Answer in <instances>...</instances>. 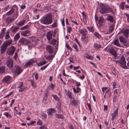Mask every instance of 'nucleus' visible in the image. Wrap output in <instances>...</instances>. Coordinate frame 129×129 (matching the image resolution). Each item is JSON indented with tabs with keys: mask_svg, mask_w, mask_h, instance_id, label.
Instances as JSON below:
<instances>
[{
	"mask_svg": "<svg viewBox=\"0 0 129 129\" xmlns=\"http://www.w3.org/2000/svg\"><path fill=\"white\" fill-rule=\"evenodd\" d=\"M52 22V15L50 13L47 14L43 17L40 21L42 24L46 25L50 24Z\"/></svg>",
	"mask_w": 129,
	"mask_h": 129,
	"instance_id": "nucleus-1",
	"label": "nucleus"
},
{
	"mask_svg": "<svg viewBox=\"0 0 129 129\" xmlns=\"http://www.w3.org/2000/svg\"><path fill=\"white\" fill-rule=\"evenodd\" d=\"M23 70L18 65L15 66L12 70V71L15 74H19L23 71Z\"/></svg>",
	"mask_w": 129,
	"mask_h": 129,
	"instance_id": "nucleus-2",
	"label": "nucleus"
},
{
	"mask_svg": "<svg viewBox=\"0 0 129 129\" xmlns=\"http://www.w3.org/2000/svg\"><path fill=\"white\" fill-rule=\"evenodd\" d=\"M18 42L22 45H26L30 43V42L29 40L23 38H20Z\"/></svg>",
	"mask_w": 129,
	"mask_h": 129,
	"instance_id": "nucleus-3",
	"label": "nucleus"
},
{
	"mask_svg": "<svg viewBox=\"0 0 129 129\" xmlns=\"http://www.w3.org/2000/svg\"><path fill=\"white\" fill-rule=\"evenodd\" d=\"M16 50V48L13 46L8 48L6 51V53L9 55H13Z\"/></svg>",
	"mask_w": 129,
	"mask_h": 129,
	"instance_id": "nucleus-4",
	"label": "nucleus"
},
{
	"mask_svg": "<svg viewBox=\"0 0 129 129\" xmlns=\"http://www.w3.org/2000/svg\"><path fill=\"white\" fill-rule=\"evenodd\" d=\"M107 7L106 5L102 4L101 5L100 12L102 14L107 13Z\"/></svg>",
	"mask_w": 129,
	"mask_h": 129,
	"instance_id": "nucleus-5",
	"label": "nucleus"
},
{
	"mask_svg": "<svg viewBox=\"0 0 129 129\" xmlns=\"http://www.w3.org/2000/svg\"><path fill=\"white\" fill-rule=\"evenodd\" d=\"M12 79V77L8 75L4 77L3 81L4 83L8 84L11 81Z\"/></svg>",
	"mask_w": 129,
	"mask_h": 129,
	"instance_id": "nucleus-6",
	"label": "nucleus"
},
{
	"mask_svg": "<svg viewBox=\"0 0 129 129\" xmlns=\"http://www.w3.org/2000/svg\"><path fill=\"white\" fill-rule=\"evenodd\" d=\"M106 21L104 18L102 16H100L99 18L98 23L99 26L103 27L105 24Z\"/></svg>",
	"mask_w": 129,
	"mask_h": 129,
	"instance_id": "nucleus-7",
	"label": "nucleus"
},
{
	"mask_svg": "<svg viewBox=\"0 0 129 129\" xmlns=\"http://www.w3.org/2000/svg\"><path fill=\"white\" fill-rule=\"evenodd\" d=\"M119 62L122 65V67L124 68V67L126 66V62L125 61V58L124 57L122 56L121 58L119 61Z\"/></svg>",
	"mask_w": 129,
	"mask_h": 129,
	"instance_id": "nucleus-8",
	"label": "nucleus"
},
{
	"mask_svg": "<svg viewBox=\"0 0 129 129\" xmlns=\"http://www.w3.org/2000/svg\"><path fill=\"white\" fill-rule=\"evenodd\" d=\"M120 33L123 34V35L127 38L128 36V34L129 33V30L126 28L123 29L121 30Z\"/></svg>",
	"mask_w": 129,
	"mask_h": 129,
	"instance_id": "nucleus-9",
	"label": "nucleus"
},
{
	"mask_svg": "<svg viewBox=\"0 0 129 129\" xmlns=\"http://www.w3.org/2000/svg\"><path fill=\"white\" fill-rule=\"evenodd\" d=\"M118 108H117L115 111L114 112L111 114V120L113 121L114 118L118 114Z\"/></svg>",
	"mask_w": 129,
	"mask_h": 129,
	"instance_id": "nucleus-10",
	"label": "nucleus"
},
{
	"mask_svg": "<svg viewBox=\"0 0 129 129\" xmlns=\"http://www.w3.org/2000/svg\"><path fill=\"white\" fill-rule=\"evenodd\" d=\"M15 18H14V16L12 17H9L6 19V23L8 25L10 23L12 22L13 21L15 20Z\"/></svg>",
	"mask_w": 129,
	"mask_h": 129,
	"instance_id": "nucleus-11",
	"label": "nucleus"
},
{
	"mask_svg": "<svg viewBox=\"0 0 129 129\" xmlns=\"http://www.w3.org/2000/svg\"><path fill=\"white\" fill-rule=\"evenodd\" d=\"M23 82H21L20 83L19 86L17 87V88L19 89V91L20 92L23 91L25 89L26 87L24 86L23 85Z\"/></svg>",
	"mask_w": 129,
	"mask_h": 129,
	"instance_id": "nucleus-12",
	"label": "nucleus"
},
{
	"mask_svg": "<svg viewBox=\"0 0 129 129\" xmlns=\"http://www.w3.org/2000/svg\"><path fill=\"white\" fill-rule=\"evenodd\" d=\"M6 63L9 68H11L13 66V60L12 59H10L7 61Z\"/></svg>",
	"mask_w": 129,
	"mask_h": 129,
	"instance_id": "nucleus-13",
	"label": "nucleus"
},
{
	"mask_svg": "<svg viewBox=\"0 0 129 129\" xmlns=\"http://www.w3.org/2000/svg\"><path fill=\"white\" fill-rule=\"evenodd\" d=\"M82 40L85 43L87 44L88 42V35L86 34L84 36H81Z\"/></svg>",
	"mask_w": 129,
	"mask_h": 129,
	"instance_id": "nucleus-14",
	"label": "nucleus"
},
{
	"mask_svg": "<svg viewBox=\"0 0 129 129\" xmlns=\"http://www.w3.org/2000/svg\"><path fill=\"white\" fill-rule=\"evenodd\" d=\"M70 100V103L73 106H75L78 105V101L77 100H75L74 98H72Z\"/></svg>",
	"mask_w": 129,
	"mask_h": 129,
	"instance_id": "nucleus-15",
	"label": "nucleus"
},
{
	"mask_svg": "<svg viewBox=\"0 0 129 129\" xmlns=\"http://www.w3.org/2000/svg\"><path fill=\"white\" fill-rule=\"evenodd\" d=\"M29 31L27 30L23 31H22L21 35L22 36L27 37L29 35Z\"/></svg>",
	"mask_w": 129,
	"mask_h": 129,
	"instance_id": "nucleus-16",
	"label": "nucleus"
},
{
	"mask_svg": "<svg viewBox=\"0 0 129 129\" xmlns=\"http://www.w3.org/2000/svg\"><path fill=\"white\" fill-rule=\"evenodd\" d=\"M35 61L33 59H31L29 60L26 63L25 66L26 67H30L32 65L33 63L35 62Z\"/></svg>",
	"mask_w": 129,
	"mask_h": 129,
	"instance_id": "nucleus-17",
	"label": "nucleus"
},
{
	"mask_svg": "<svg viewBox=\"0 0 129 129\" xmlns=\"http://www.w3.org/2000/svg\"><path fill=\"white\" fill-rule=\"evenodd\" d=\"M19 28L17 26H12L10 28L11 32L14 34L16 33L18 31Z\"/></svg>",
	"mask_w": 129,
	"mask_h": 129,
	"instance_id": "nucleus-18",
	"label": "nucleus"
},
{
	"mask_svg": "<svg viewBox=\"0 0 129 129\" xmlns=\"http://www.w3.org/2000/svg\"><path fill=\"white\" fill-rule=\"evenodd\" d=\"M52 31H50L48 32L47 35V38L49 41H50V40L52 38L53 35V32Z\"/></svg>",
	"mask_w": 129,
	"mask_h": 129,
	"instance_id": "nucleus-19",
	"label": "nucleus"
},
{
	"mask_svg": "<svg viewBox=\"0 0 129 129\" xmlns=\"http://www.w3.org/2000/svg\"><path fill=\"white\" fill-rule=\"evenodd\" d=\"M119 41L121 43H125L126 42H127V41L123 36L119 37Z\"/></svg>",
	"mask_w": 129,
	"mask_h": 129,
	"instance_id": "nucleus-20",
	"label": "nucleus"
},
{
	"mask_svg": "<svg viewBox=\"0 0 129 129\" xmlns=\"http://www.w3.org/2000/svg\"><path fill=\"white\" fill-rule=\"evenodd\" d=\"M12 39H10L5 42L3 44L7 47L8 46L12 43Z\"/></svg>",
	"mask_w": 129,
	"mask_h": 129,
	"instance_id": "nucleus-21",
	"label": "nucleus"
},
{
	"mask_svg": "<svg viewBox=\"0 0 129 129\" xmlns=\"http://www.w3.org/2000/svg\"><path fill=\"white\" fill-rule=\"evenodd\" d=\"M113 43L115 45L119 47H121V45L120 44L118 38L115 39Z\"/></svg>",
	"mask_w": 129,
	"mask_h": 129,
	"instance_id": "nucleus-22",
	"label": "nucleus"
},
{
	"mask_svg": "<svg viewBox=\"0 0 129 129\" xmlns=\"http://www.w3.org/2000/svg\"><path fill=\"white\" fill-rule=\"evenodd\" d=\"M46 49L47 51L50 54L52 53L53 52V50L52 47L51 46L48 45L46 47Z\"/></svg>",
	"mask_w": 129,
	"mask_h": 129,
	"instance_id": "nucleus-23",
	"label": "nucleus"
},
{
	"mask_svg": "<svg viewBox=\"0 0 129 129\" xmlns=\"http://www.w3.org/2000/svg\"><path fill=\"white\" fill-rule=\"evenodd\" d=\"M80 33L82 34V36H83L85 35L87 33V30L85 29H81L79 31Z\"/></svg>",
	"mask_w": 129,
	"mask_h": 129,
	"instance_id": "nucleus-24",
	"label": "nucleus"
},
{
	"mask_svg": "<svg viewBox=\"0 0 129 129\" xmlns=\"http://www.w3.org/2000/svg\"><path fill=\"white\" fill-rule=\"evenodd\" d=\"M108 51L114 56L116 57L117 56L116 52L115 51L112 49H108Z\"/></svg>",
	"mask_w": 129,
	"mask_h": 129,
	"instance_id": "nucleus-25",
	"label": "nucleus"
},
{
	"mask_svg": "<svg viewBox=\"0 0 129 129\" xmlns=\"http://www.w3.org/2000/svg\"><path fill=\"white\" fill-rule=\"evenodd\" d=\"M1 53L2 54L4 53L6 50L7 47L3 44H2L1 46Z\"/></svg>",
	"mask_w": 129,
	"mask_h": 129,
	"instance_id": "nucleus-26",
	"label": "nucleus"
},
{
	"mask_svg": "<svg viewBox=\"0 0 129 129\" xmlns=\"http://www.w3.org/2000/svg\"><path fill=\"white\" fill-rule=\"evenodd\" d=\"M114 25H111L109 26L108 28V32L109 34L111 33L114 29Z\"/></svg>",
	"mask_w": 129,
	"mask_h": 129,
	"instance_id": "nucleus-27",
	"label": "nucleus"
},
{
	"mask_svg": "<svg viewBox=\"0 0 129 129\" xmlns=\"http://www.w3.org/2000/svg\"><path fill=\"white\" fill-rule=\"evenodd\" d=\"M58 25L57 21L56 20H54L53 23L51 25L52 27H56Z\"/></svg>",
	"mask_w": 129,
	"mask_h": 129,
	"instance_id": "nucleus-28",
	"label": "nucleus"
},
{
	"mask_svg": "<svg viewBox=\"0 0 129 129\" xmlns=\"http://www.w3.org/2000/svg\"><path fill=\"white\" fill-rule=\"evenodd\" d=\"M49 41V43L53 45H55L57 42L56 40L54 39H53L52 40Z\"/></svg>",
	"mask_w": 129,
	"mask_h": 129,
	"instance_id": "nucleus-29",
	"label": "nucleus"
},
{
	"mask_svg": "<svg viewBox=\"0 0 129 129\" xmlns=\"http://www.w3.org/2000/svg\"><path fill=\"white\" fill-rule=\"evenodd\" d=\"M93 46L94 48L96 49H99L101 47L100 45L97 43L94 44L93 45Z\"/></svg>",
	"mask_w": 129,
	"mask_h": 129,
	"instance_id": "nucleus-30",
	"label": "nucleus"
},
{
	"mask_svg": "<svg viewBox=\"0 0 129 129\" xmlns=\"http://www.w3.org/2000/svg\"><path fill=\"white\" fill-rule=\"evenodd\" d=\"M93 35L95 37H97L98 38L100 39L101 38V36L98 33L95 32L93 33Z\"/></svg>",
	"mask_w": 129,
	"mask_h": 129,
	"instance_id": "nucleus-31",
	"label": "nucleus"
},
{
	"mask_svg": "<svg viewBox=\"0 0 129 129\" xmlns=\"http://www.w3.org/2000/svg\"><path fill=\"white\" fill-rule=\"evenodd\" d=\"M87 104L89 109L90 110V112H91L92 111V109L90 104V101L89 99L87 101Z\"/></svg>",
	"mask_w": 129,
	"mask_h": 129,
	"instance_id": "nucleus-32",
	"label": "nucleus"
},
{
	"mask_svg": "<svg viewBox=\"0 0 129 129\" xmlns=\"http://www.w3.org/2000/svg\"><path fill=\"white\" fill-rule=\"evenodd\" d=\"M73 89L74 92L75 93H79L81 90L80 88L78 87L76 88V89L75 88H73Z\"/></svg>",
	"mask_w": 129,
	"mask_h": 129,
	"instance_id": "nucleus-33",
	"label": "nucleus"
},
{
	"mask_svg": "<svg viewBox=\"0 0 129 129\" xmlns=\"http://www.w3.org/2000/svg\"><path fill=\"white\" fill-rule=\"evenodd\" d=\"M20 38V36L19 35V33H17L14 38V40L15 41L18 40L19 38Z\"/></svg>",
	"mask_w": 129,
	"mask_h": 129,
	"instance_id": "nucleus-34",
	"label": "nucleus"
},
{
	"mask_svg": "<svg viewBox=\"0 0 129 129\" xmlns=\"http://www.w3.org/2000/svg\"><path fill=\"white\" fill-rule=\"evenodd\" d=\"M55 117L58 118H61V119H63L64 118V117L62 115L59 114H56L55 115Z\"/></svg>",
	"mask_w": 129,
	"mask_h": 129,
	"instance_id": "nucleus-35",
	"label": "nucleus"
},
{
	"mask_svg": "<svg viewBox=\"0 0 129 129\" xmlns=\"http://www.w3.org/2000/svg\"><path fill=\"white\" fill-rule=\"evenodd\" d=\"M108 20L111 22H113V17L109 15L107 18Z\"/></svg>",
	"mask_w": 129,
	"mask_h": 129,
	"instance_id": "nucleus-36",
	"label": "nucleus"
},
{
	"mask_svg": "<svg viewBox=\"0 0 129 129\" xmlns=\"http://www.w3.org/2000/svg\"><path fill=\"white\" fill-rule=\"evenodd\" d=\"M47 61H44L42 62H40L38 64V66H41L43 65L46 64Z\"/></svg>",
	"mask_w": 129,
	"mask_h": 129,
	"instance_id": "nucleus-37",
	"label": "nucleus"
},
{
	"mask_svg": "<svg viewBox=\"0 0 129 129\" xmlns=\"http://www.w3.org/2000/svg\"><path fill=\"white\" fill-rule=\"evenodd\" d=\"M31 85L34 88H35L36 87V84L35 82L32 80H30Z\"/></svg>",
	"mask_w": 129,
	"mask_h": 129,
	"instance_id": "nucleus-38",
	"label": "nucleus"
},
{
	"mask_svg": "<svg viewBox=\"0 0 129 129\" xmlns=\"http://www.w3.org/2000/svg\"><path fill=\"white\" fill-rule=\"evenodd\" d=\"M5 67L3 66L0 67V72L1 74L5 72Z\"/></svg>",
	"mask_w": 129,
	"mask_h": 129,
	"instance_id": "nucleus-39",
	"label": "nucleus"
},
{
	"mask_svg": "<svg viewBox=\"0 0 129 129\" xmlns=\"http://www.w3.org/2000/svg\"><path fill=\"white\" fill-rule=\"evenodd\" d=\"M4 115L8 118H10L11 116V115L8 112H4Z\"/></svg>",
	"mask_w": 129,
	"mask_h": 129,
	"instance_id": "nucleus-40",
	"label": "nucleus"
},
{
	"mask_svg": "<svg viewBox=\"0 0 129 129\" xmlns=\"http://www.w3.org/2000/svg\"><path fill=\"white\" fill-rule=\"evenodd\" d=\"M127 60V66L126 65L124 67V69H129V57L128 58Z\"/></svg>",
	"mask_w": 129,
	"mask_h": 129,
	"instance_id": "nucleus-41",
	"label": "nucleus"
},
{
	"mask_svg": "<svg viewBox=\"0 0 129 129\" xmlns=\"http://www.w3.org/2000/svg\"><path fill=\"white\" fill-rule=\"evenodd\" d=\"M9 32L8 31H7L6 32V34L5 35V39H9L10 37L9 34Z\"/></svg>",
	"mask_w": 129,
	"mask_h": 129,
	"instance_id": "nucleus-42",
	"label": "nucleus"
},
{
	"mask_svg": "<svg viewBox=\"0 0 129 129\" xmlns=\"http://www.w3.org/2000/svg\"><path fill=\"white\" fill-rule=\"evenodd\" d=\"M14 12V10L13 9H12L10 11L6 13V14L8 16H9L12 13Z\"/></svg>",
	"mask_w": 129,
	"mask_h": 129,
	"instance_id": "nucleus-43",
	"label": "nucleus"
},
{
	"mask_svg": "<svg viewBox=\"0 0 129 129\" xmlns=\"http://www.w3.org/2000/svg\"><path fill=\"white\" fill-rule=\"evenodd\" d=\"M52 96L53 97L54 99L56 101H58L59 99L57 96L55 94H52Z\"/></svg>",
	"mask_w": 129,
	"mask_h": 129,
	"instance_id": "nucleus-44",
	"label": "nucleus"
},
{
	"mask_svg": "<svg viewBox=\"0 0 129 129\" xmlns=\"http://www.w3.org/2000/svg\"><path fill=\"white\" fill-rule=\"evenodd\" d=\"M25 22V20H23L22 21H20L18 24L19 26H22L24 25Z\"/></svg>",
	"mask_w": 129,
	"mask_h": 129,
	"instance_id": "nucleus-45",
	"label": "nucleus"
},
{
	"mask_svg": "<svg viewBox=\"0 0 129 129\" xmlns=\"http://www.w3.org/2000/svg\"><path fill=\"white\" fill-rule=\"evenodd\" d=\"M72 94V93L70 91H68L67 93V95L68 97V98H72L71 95Z\"/></svg>",
	"mask_w": 129,
	"mask_h": 129,
	"instance_id": "nucleus-46",
	"label": "nucleus"
},
{
	"mask_svg": "<svg viewBox=\"0 0 129 129\" xmlns=\"http://www.w3.org/2000/svg\"><path fill=\"white\" fill-rule=\"evenodd\" d=\"M37 42L36 40H32V42L31 43L32 46H35L37 44Z\"/></svg>",
	"mask_w": 129,
	"mask_h": 129,
	"instance_id": "nucleus-47",
	"label": "nucleus"
},
{
	"mask_svg": "<svg viewBox=\"0 0 129 129\" xmlns=\"http://www.w3.org/2000/svg\"><path fill=\"white\" fill-rule=\"evenodd\" d=\"M82 14L83 15V17L84 19H85V20H86L87 19V16L85 14V13L84 12H83L82 13Z\"/></svg>",
	"mask_w": 129,
	"mask_h": 129,
	"instance_id": "nucleus-48",
	"label": "nucleus"
},
{
	"mask_svg": "<svg viewBox=\"0 0 129 129\" xmlns=\"http://www.w3.org/2000/svg\"><path fill=\"white\" fill-rule=\"evenodd\" d=\"M87 28L91 32H92L94 31V29L93 28V27H87Z\"/></svg>",
	"mask_w": 129,
	"mask_h": 129,
	"instance_id": "nucleus-49",
	"label": "nucleus"
},
{
	"mask_svg": "<svg viewBox=\"0 0 129 129\" xmlns=\"http://www.w3.org/2000/svg\"><path fill=\"white\" fill-rule=\"evenodd\" d=\"M36 122L35 121H30L29 123H27V124L28 125H31L34 124Z\"/></svg>",
	"mask_w": 129,
	"mask_h": 129,
	"instance_id": "nucleus-50",
	"label": "nucleus"
},
{
	"mask_svg": "<svg viewBox=\"0 0 129 129\" xmlns=\"http://www.w3.org/2000/svg\"><path fill=\"white\" fill-rule=\"evenodd\" d=\"M53 56L52 55H50L46 57V59L47 60H49L51 59H52L53 58Z\"/></svg>",
	"mask_w": 129,
	"mask_h": 129,
	"instance_id": "nucleus-51",
	"label": "nucleus"
},
{
	"mask_svg": "<svg viewBox=\"0 0 129 129\" xmlns=\"http://www.w3.org/2000/svg\"><path fill=\"white\" fill-rule=\"evenodd\" d=\"M37 123L38 125H41L42 124L43 122L41 120L39 119L38 121L37 122Z\"/></svg>",
	"mask_w": 129,
	"mask_h": 129,
	"instance_id": "nucleus-52",
	"label": "nucleus"
},
{
	"mask_svg": "<svg viewBox=\"0 0 129 129\" xmlns=\"http://www.w3.org/2000/svg\"><path fill=\"white\" fill-rule=\"evenodd\" d=\"M49 65V64H47L46 65H45L43 67H42L40 69L41 70H43L45 69Z\"/></svg>",
	"mask_w": 129,
	"mask_h": 129,
	"instance_id": "nucleus-53",
	"label": "nucleus"
},
{
	"mask_svg": "<svg viewBox=\"0 0 129 129\" xmlns=\"http://www.w3.org/2000/svg\"><path fill=\"white\" fill-rule=\"evenodd\" d=\"M66 47L69 49L70 51H71L72 50V49L71 47L68 44H66Z\"/></svg>",
	"mask_w": 129,
	"mask_h": 129,
	"instance_id": "nucleus-54",
	"label": "nucleus"
},
{
	"mask_svg": "<svg viewBox=\"0 0 129 129\" xmlns=\"http://www.w3.org/2000/svg\"><path fill=\"white\" fill-rule=\"evenodd\" d=\"M107 9H108L107 10V13L109 12V13H112L113 12V11L112 10V9L110 8H107Z\"/></svg>",
	"mask_w": 129,
	"mask_h": 129,
	"instance_id": "nucleus-55",
	"label": "nucleus"
},
{
	"mask_svg": "<svg viewBox=\"0 0 129 129\" xmlns=\"http://www.w3.org/2000/svg\"><path fill=\"white\" fill-rule=\"evenodd\" d=\"M67 29L68 31V33H70L72 30V28L71 27L68 26L67 27Z\"/></svg>",
	"mask_w": 129,
	"mask_h": 129,
	"instance_id": "nucleus-56",
	"label": "nucleus"
},
{
	"mask_svg": "<svg viewBox=\"0 0 129 129\" xmlns=\"http://www.w3.org/2000/svg\"><path fill=\"white\" fill-rule=\"evenodd\" d=\"M28 27V25H26L21 28L20 29L22 30H23L27 28Z\"/></svg>",
	"mask_w": 129,
	"mask_h": 129,
	"instance_id": "nucleus-57",
	"label": "nucleus"
},
{
	"mask_svg": "<svg viewBox=\"0 0 129 129\" xmlns=\"http://www.w3.org/2000/svg\"><path fill=\"white\" fill-rule=\"evenodd\" d=\"M73 47L75 49L76 51L77 52L78 51V50L77 49V45L76 44H74L73 46Z\"/></svg>",
	"mask_w": 129,
	"mask_h": 129,
	"instance_id": "nucleus-58",
	"label": "nucleus"
},
{
	"mask_svg": "<svg viewBox=\"0 0 129 129\" xmlns=\"http://www.w3.org/2000/svg\"><path fill=\"white\" fill-rule=\"evenodd\" d=\"M52 113V112L51 111V110H50V109L48 110L47 113L48 115H51Z\"/></svg>",
	"mask_w": 129,
	"mask_h": 129,
	"instance_id": "nucleus-59",
	"label": "nucleus"
},
{
	"mask_svg": "<svg viewBox=\"0 0 129 129\" xmlns=\"http://www.w3.org/2000/svg\"><path fill=\"white\" fill-rule=\"evenodd\" d=\"M18 57V54L17 52L16 53L14 56L13 58L15 60H16L17 59V57Z\"/></svg>",
	"mask_w": 129,
	"mask_h": 129,
	"instance_id": "nucleus-60",
	"label": "nucleus"
},
{
	"mask_svg": "<svg viewBox=\"0 0 129 129\" xmlns=\"http://www.w3.org/2000/svg\"><path fill=\"white\" fill-rule=\"evenodd\" d=\"M42 116L43 119H46L47 118V116L44 113L42 114Z\"/></svg>",
	"mask_w": 129,
	"mask_h": 129,
	"instance_id": "nucleus-61",
	"label": "nucleus"
},
{
	"mask_svg": "<svg viewBox=\"0 0 129 129\" xmlns=\"http://www.w3.org/2000/svg\"><path fill=\"white\" fill-rule=\"evenodd\" d=\"M54 85H53L52 83H50V87H51V88L52 90H53L54 88Z\"/></svg>",
	"mask_w": 129,
	"mask_h": 129,
	"instance_id": "nucleus-62",
	"label": "nucleus"
},
{
	"mask_svg": "<svg viewBox=\"0 0 129 129\" xmlns=\"http://www.w3.org/2000/svg\"><path fill=\"white\" fill-rule=\"evenodd\" d=\"M86 57L88 59H92V57L90 55H88L86 56Z\"/></svg>",
	"mask_w": 129,
	"mask_h": 129,
	"instance_id": "nucleus-63",
	"label": "nucleus"
},
{
	"mask_svg": "<svg viewBox=\"0 0 129 129\" xmlns=\"http://www.w3.org/2000/svg\"><path fill=\"white\" fill-rule=\"evenodd\" d=\"M123 44L126 47H128L129 46V43H127V42H126L125 43Z\"/></svg>",
	"mask_w": 129,
	"mask_h": 129,
	"instance_id": "nucleus-64",
	"label": "nucleus"
}]
</instances>
